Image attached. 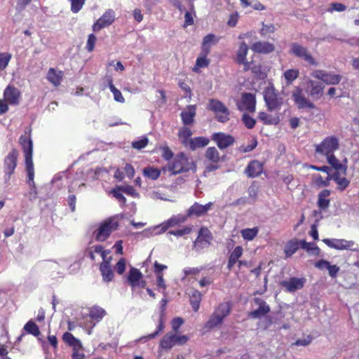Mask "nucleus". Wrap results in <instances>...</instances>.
Wrapping results in <instances>:
<instances>
[{"label":"nucleus","instance_id":"obj_57","mask_svg":"<svg viewBox=\"0 0 359 359\" xmlns=\"http://www.w3.org/2000/svg\"><path fill=\"white\" fill-rule=\"evenodd\" d=\"M149 143V140L147 137H143L142 139L133 141L132 142L133 148L140 150L147 147Z\"/></svg>","mask_w":359,"mask_h":359},{"label":"nucleus","instance_id":"obj_50","mask_svg":"<svg viewBox=\"0 0 359 359\" xmlns=\"http://www.w3.org/2000/svg\"><path fill=\"white\" fill-rule=\"evenodd\" d=\"M25 330L29 333L32 334L36 337L40 334V331L39 327L36 325L35 323L33 321H29L24 327Z\"/></svg>","mask_w":359,"mask_h":359},{"label":"nucleus","instance_id":"obj_1","mask_svg":"<svg viewBox=\"0 0 359 359\" xmlns=\"http://www.w3.org/2000/svg\"><path fill=\"white\" fill-rule=\"evenodd\" d=\"M31 128L26 130L19 139V143L25 155L26 171L28 177V183L34 184V168L32 161L33 142L31 139Z\"/></svg>","mask_w":359,"mask_h":359},{"label":"nucleus","instance_id":"obj_20","mask_svg":"<svg viewBox=\"0 0 359 359\" xmlns=\"http://www.w3.org/2000/svg\"><path fill=\"white\" fill-rule=\"evenodd\" d=\"M248 52V46L245 42L243 41L241 43L238 50L236 53V56L235 61L238 65H243V70L245 72H248L250 70L249 63L250 62L247 61L246 57Z\"/></svg>","mask_w":359,"mask_h":359},{"label":"nucleus","instance_id":"obj_51","mask_svg":"<svg viewBox=\"0 0 359 359\" xmlns=\"http://www.w3.org/2000/svg\"><path fill=\"white\" fill-rule=\"evenodd\" d=\"M190 303L192 306L193 310L196 312L200 306V302L201 301V293H192V294L189 297Z\"/></svg>","mask_w":359,"mask_h":359},{"label":"nucleus","instance_id":"obj_11","mask_svg":"<svg viewBox=\"0 0 359 359\" xmlns=\"http://www.w3.org/2000/svg\"><path fill=\"white\" fill-rule=\"evenodd\" d=\"M292 98L299 109H313L316 108V105L305 96L303 90L299 86L295 87L292 91Z\"/></svg>","mask_w":359,"mask_h":359},{"label":"nucleus","instance_id":"obj_19","mask_svg":"<svg viewBox=\"0 0 359 359\" xmlns=\"http://www.w3.org/2000/svg\"><path fill=\"white\" fill-rule=\"evenodd\" d=\"M306 88L307 93L313 100H319L323 94L324 86L314 80L309 79L306 82Z\"/></svg>","mask_w":359,"mask_h":359},{"label":"nucleus","instance_id":"obj_39","mask_svg":"<svg viewBox=\"0 0 359 359\" xmlns=\"http://www.w3.org/2000/svg\"><path fill=\"white\" fill-rule=\"evenodd\" d=\"M205 157L208 161L213 163H217L220 161L219 153L215 147H210L206 149Z\"/></svg>","mask_w":359,"mask_h":359},{"label":"nucleus","instance_id":"obj_29","mask_svg":"<svg viewBox=\"0 0 359 359\" xmlns=\"http://www.w3.org/2000/svg\"><path fill=\"white\" fill-rule=\"evenodd\" d=\"M63 76L64 73L62 71L50 67L48 70L46 79L55 87H57L61 84Z\"/></svg>","mask_w":359,"mask_h":359},{"label":"nucleus","instance_id":"obj_63","mask_svg":"<svg viewBox=\"0 0 359 359\" xmlns=\"http://www.w3.org/2000/svg\"><path fill=\"white\" fill-rule=\"evenodd\" d=\"M118 189H121L122 192L131 196H136L137 195V191L131 185L118 186Z\"/></svg>","mask_w":359,"mask_h":359},{"label":"nucleus","instance_id":"obj_44","mask_svg":"<svg viewBox=\"0 0 359 359\" xmlns=\"http://www.w3.org/2000/svg\"><path fill=\"white\" fill-rule=\"evenodd\" d=\"M259 228H247L241 230V233L243 238L245 241H252L258 234Z\"/></svg>","mask_w":359,"mask_h":359},{"label":"nucleus","instance_id":"obj_35","mask_svg":"<svg viewBox=\"0 0 359 359\" xmlns=\"http://www.w3.org/2000/svg\"><path fill=\"white\" fill-rule=\"evenodd\" d=\"M301 247V241L296 238L291 239L287 241L284 248V252L287 258L292 256Z\"/></svg>","mask_w":359,"mask_h":359},{"label":"nucleus","instance_id":"obj_48","mask_svg":"<svg viewBox=\"0 0 359 359\" xmlns=\"http://www.w3.org/2000/svg\"><path fill=\"white\" fill-rule=\"evenodd\" d=\"M230 309L229 304L228 302H224L220 304L215 311L224 320V318L229 315Z\"/></svg>","mask_w":359,"mask_h":359},{"label":"nucleus","instance_id":"obj_13","mask_svg":"<svg viewBox=\"0 0 359 359\" xmlns=\"http://www.w3.org/2000/svg\"><path fill=\"white\" fill-rule=\"evenodd\" d=\"M116 14L114 11L112 9H107L93 25V31L97 32L103 28L110 26L114 22Z\"/></svg>","mask_w":359,"mask_h":359},{"label":"nucleus","instance_id":"obj_14","mask_svg":"<svg viewBox=\"0 0 359 359\" xmlns=\"http://www.w3.org/2000/svg\"><path fill=\"white\" fill-rule=\"evenodd\" d=\"M238 109L240 111H247L254 113L256 110V96L250 93H243L241 101L237 103Z\"/></svg>","mask_w":359,"mask_h":359},{"label":"nucleus","instance_id":"obj_24","mask_svg":"<svg viewBox=\"0 0 359 359\" xmlns=\"http://www.w3.org/2000/svg\"><path fill=\"white\" fill-rule=\"evenodd\" d=\"M263 164L257 161H251L245 170V173L248 177L254 178L259 177L263 172Z\"/></svg>","mask_w":359,"mask_h":359},{"label":"nucleus","instance_id":"obj_26","mask_svg":"<svg viewBox=\"0 0 359 359\" xmlns=\"http://www.w3.org/2000/svg\"><path fill=\"white\" fill-rule=\"evenodd\" d=\"M196 114V106L195 104L188 105L187 108L181 112V118L184 126L192 125L194 122V117Z\"/></svg>","mask_w":359,"mask_h":359},{"label":"nucleus","instance_id":"obj_53","mask_svg":"<svg viewBox=\"0 0 359 359\" xmlns=\"http://www.w3.org/2000/svg\"><path fill=\"white\" fill-rule=\"evenodd\" d=\"M331 180L332 175H328L325 179H323L321 175H317L314 177V183L318 187H327Z\"/></svg>","mask_w":359,"mask_h":359},{"label":"nucleus","instance_id":"obj_60","mask_svg":"<svg viewBox=\"0 0 359 359\" xmlns=\"http://www.w3.org/2000/svg\"><path fill=\"white\" fill-rule=\"evenodd\" d=\"M126 260L125 258H121L115 265V271L119 274L122 275L126 271Z\"/></svg>","mask_w":359,"mask_h":359},{"label":"nucleus","instance_id":"obj_47","mask_svg":"<svg viewBox=\"0 0 359 359\" xmlns=\"http://www.w3.org/2000/svg\"><path fill=\"white\" fill-rule=\"evenodd\" d=\"M106 314V311L99 307V306H93L90 309L89 316L92 319L100 320H101Z\"/></svg>","mask_w":359,"mask_h":359},{"label":"nucleus","instance_id":"obj_32","mask_svg":"<svg viewBox=\"0 0 359 359\" xmlns=\"http://www.w3.org/2000/svg\"><path fill=\"white\" fill-rule=\"evenodd\" d=\"M326 158L327 163L332 166L335 172H341L344 175L346 174V165L341 163L334 154L326 156Z\"/></svg>","mask_w":359,"mask_h":359},{"label":"nucleus","instance_id":"obj_33","mask_svg":"<svg viewBox=\"0 0 359 359\" xmlns=\"http://www.w3.org/2000/svg\"><path fill=\"white\" fill-rule=\"evenodd\" d=\"M168 302V300L165 299V298H163L162 300H161V316H160V319H159V323H158V330L152 333V334H150L146 337H144V338L147 339H154L155 338L158 334L159 332H162L164 329V323H163V316H164V311H165V306H166V304Z\"/></svg>","mask_w":359,"mask_h":359},{"label":"nucleus","instance_id":"obj_41","mask_svg":"<svg viewBox=\"0 0 359 359\" xmlns=\"http://www.w3.org/2000/svg\"><path fill=\"white\" fill-rule=\"evenodd\" d=\"M258 119L264 125H276L279 123L278 117H273L265 111H260L258 114Z\"/></svg>","mask_w":359,"mask_h":359},{"label":"nucleus","instance_id":"obj_27","mask_svg":"<svg viewBox=\"0 0 359 359\" xmlns=\"http://www.w3.org/2000/svg\"><path fill=\"white\" fill-rule=\"evenodd\" d=\"M212 206V203L209 202L205 205L194 203L188 210L187 216L196 215L197 217L205 215Z\"/></svg>","mask_w":359,"mask_h":359},{"label":"nucleus","instance_id":"obj_62","mask_svg":"<svg viewBox=\"0 0 359 359\" xmlns=\"http://www.w3.org/2000/svg\"><path fill=\"white\" fill-rule=\"evenodd\" d=\"M215 35L212 34H209L205 36L203 40L201 50H203V48H207L208 50H210L209 44L211 43H215Z\"/></svg>","mask_w":359,"mask_h":359},{"label":"nucleus","instance_id":"obj_16","mask_svg":"<svg viewBox=\"0 0 359 359\" xmlns=\"http://www.w3.org/2000/svg\"><path fill=\"white\" fill-rule=\"evenodd\" d=\"M127 281L132 287L144 288L147 285L146 281L143 278L141 271L135 268L131 267L128 271Z\"/></svg>","mask_w":359,"mask_h":359},{"label":"nucleus","instance_id":"obj_12","mask_svg":"<svg viewBox=\"0 0 359 359\" xmlns=\"http://www.w3.org/2000/svg\"><path fill=\"white\" fill-rule=\"evenodd\" d=\"M18 157V151L16 149H13L4 158V170L6 181L9 180L11 176L14 173L17 166Z\"/></svg>","mask_w":359,"mask_h":359},{"label":"nucleus","instance_id":"obj_8","mask_svg":"<svg viewBox=\"0 0 359 359\" xmlns=\"http://www.w3.org/2000/svg\"><path fill=\"white\" fill-rule=\"evenodd\" d=\"M290 53L304 60L311 66L317 67L318 65V61L312 56L308 49L297 43H292L291 44Z\"/></svg>","mask_w":359,"mask_h":359},{"label":"nucleus","instance_id":"obj_64","mask_svg":"<svg viewBox=\"0 0 359 359\" xmlns=\"http://www.w3.org/2000/svg\"><path fill=\"white\" fill-rule=\"evenodd\" d=\"M110 90L113 93L114 98L116 101L121 103L125 102V98L123 97L121 92L118 89H117L114 86H111V89Z\"/></svg>","mask_w":359,"mask_h":359},{"label":"nucleus","instance_id":"obj_43","mask_svg":"<svg viewBox=\"0 0 359 359\" xmlns=\"http://www.w3.org/2000/svg\"><path fill=\"white\" fill-rule=\"evenodd\" d=\"M192 134V131L189 128L184 126L179 130L177 135L179 138L181 139L182 143L184 146H187Z\"/></svg>","mask_w":359,"mask_h":359},{"label":"nucleus","instance_id":"obj_23","mask_svg":"<svg viewBox=\"0 0 359 359\" xmlns=\"http://www.w3.org/2000/svg\"><path fill=\"white\" fill-rule=\"evenodd\" d=\"M168 266L164 264H161L158 262H155L154 264V272L156 276V285L158 290H165L166 285L165 279L163 278V271L166 269Z\"/></svg>","mask_w":359,"mask_h":359},{"label":"nucleus","instance_id":"obj_30","mask_svg":"<svg viewBox=\"0 0 359 359\" xmlns=\"http://www.w3.org/2000/svg\"><path fill=\"white\" fill-rule=\"evenodd\" d=\"M252 50L258 53L269 54L272 53L275 47L273 43L266 41H257L254 43L251 47Z\"/></svg>","mask_w":359,"mask_h":359},{"label":"nucleus","instance_id":"obj_46","mask_svg":"<svg viewBox=\"0 0 359 359\" xmlns=\"http://www.w3.org/2000/svg\"><path fill=\"white\" fill-rule=\"evenodd\" d=\"M143 175L149 179L156 180L161 175V170L154 167H147L143 170Z\"/></svg>","mask_w":359,"mask_h":359},{"label":"nucleus","instance_id":"obj_4","mask_svg":"<svg viewBox=\"0 0 359 359\" xmlns=\"http://www.w3.org/2000/svg\"><path fill=\"white\" fill-rule=\"evenodd\" d=\"M263 97L269 111L279 110L283 105V97L273 85L264 89Z\"/></svg>","mask_w":359,"mask_h":359},{"label":"nucleus","instance_id":"obj_10","mask_svg":"<svg viewBox=\"0 0 359 359\" xmlns=\"http://www.w3.org/2000/svg\"><path fill=\"white\" fill-rule=\"evenodd\" d=\"M188 341L186 335H178L177 332L167 333L160 341V346L163 349H170L175 345H183Z\"/></svg>","mask_w":359,"mask_h":359},{"label":"nucleus","instance_id":"obj_21","mask_svg":"<svg viewBox=\"0 0 359 359\" xmlns=\"http://www.w3.org/2000/svg\"><path fill=\"white\" fill-rule=\"evenodd\" d=\"M305 283L306 278L297 277H292L287 280L280 282V285L290 292L302 289Z\"/></svg>","mask_w":359,"mask_h":359},{"label":"nucleus","instance_id":"obj_18","mask_svg":"<svg viewBox=\"0 0 359 359\" xmlns=\"http://www.w3.org/2000/svg\"><path fill=\"white\" fill-rule=\"evenodd\" d=\"M20 97V91L14 86L8 85L4 91V98L9 104H19Z\"/></svg>","mask_w":359,"mask_h":359},{"label":"nucleus","instance_id":"obj_55","mask_svg":"<svg viewBox=\"0 0 359 359\" xmlns=\"http://www.w3.org/2000/svg\"><path fill=\"white\" fill-rule=\"evenodd\" d=\"M160 149L161 151V156L165 161H170L172 158H174V154L168 146H162Z\"/></svg>","mask_w":359,"mask_h":359},{"label":"nucleus","instance_id":"obj_42","mask_svg":"<svg viewBox=\"0 0 359 359\" xmlns=\"http://www.w3.org/2000/svg\"><path fill=\"white\" fill-rule=\"evenodd\" d=\"M301 248L304 250H306L308 252H310L313 255H320V250L313 243H308L304 240L301 241Z\"/></svg>","mask_w":359,"mask_h":359},{"label":"nucleus","instance_id":"obj_28","mask_svg":"<svg viewBox=\"0 0 359 359\" xmlns=\"http://www.w3.org/2000/svg\"><path fill=\"white\" fill-rule=\"evenodd\" d=\"M209 53L210 50L207 48H203V50H201L200 55L197 57L196 64L192 69L194 72H199L201 68H205L209 66L210 61L207 58Z\"/></svg>","mask_w":359,"mask_h":359},{"label":"nucleus","instance_id":"obj_9","mask_svg":"<svg viewBox=\"0 0 359 359\" xmlns=\"http://www.w3.org/2000/svg\"><path fill=\"white\" fill-rule=\"evenodd\" d=\"M311 76L316 79L322 81L327 85H337L341 79L342 76L334 72H327L323 69H316L311 73Z\"/></svg>","mask_w":359,"mask_h":359},{"label":"nucleus","instance_id":"obj_31","mask_svg":"<svg viewBox=\"0 0 359 359\" xmlns=\"http://www.w3.org/2000/svg\"><path fill=\"white\" fill-rule=\"evenodd\" d=\"M331 191L329 189H323L318 195L317 205L321 210H327L330 204L329 196Z\"/></svg>","mask_w":359,"mask_h":359},{"label":"nucleus","instance_id":"obj_38","mask_svg":"<svg viewBox=\"0 0 359 359\" xmlns=\"http://www.w3.org/2000/svg\"><path fill=\"white\" fill-rule=\"evenodd\" d=\"M187 219V215H175L169 219L167 222H165L162 229L163 231L167 230L168 228L175 226L180 224L184 223Z\"/></svg>","mask_w":359,"mask_h":359},{"label":"nucleus","instance_id":"obj_2","mask_svg":"<svg viewBox=\"0 0 359 359\" xmlns=\"http://www.w3.org/2000/svg\"><path fill=\"white\" fill-rule=\"evenodd\" d=\"M31 128L26 130L19 139V143L25 155L26 171L28 177V183L34 184V168L32 161L33 142L31 139Z\"/></svg>","mask_w":359,"mask_h":359},{"label":"nucleus","instance_id":"obj_22","mask_svg":"<svg viewBox=\"0 0 359 359\" xmlns=\"http://www.w3.org/2000/svg\"><path fill=\"white\" fill-rule=\"evenodd\" d=\"M212 240V235L210 231L205 226H202L198 231V237L194 241V247H201L203 248V245H209L210 244L211 241Z\"/></svg>","mask_w":359,"mask_h":359},{"label":"nucleus","instance_id":"obj_56","mask_svg":"<svg viewBox=\"0 0 359 359\" xmlns=\"http://www.w3.org/2000/svg\"><path fill=\"white\" fill-rule=\"evenodd\" d=\"M192 231V228L191 226H184L181 229L172 230L168 231V234L174 235L175 236L180 237L184 235L189 234Z\"/></svg>","mask_w":359,"mask_h":359},{"label":"nucleus","instance_id":"obj_37","mask_svg":"<svg viewBox=\"0 0 359 359\" xmlns=\"http://www.w3.org/2000/svg\"><path fill=\"white\" fill-rule=\"evenodd\" d=\"M332 180L337 184V189L339 191H344L350 184V181L346 177H341L339 172H334L332 175Z\"/></svg>","mask_w":359,"mask_h":359},{"label":"nucleus","instance_id":"obj_59","mask_svg":"<svg viewBox=\"0 0 359 359\" xmlns=\"http://www.w3.org/2000/svg\"><path fill=\"white\" fill-rule=\"evenodd\" d=\"M97 41V37L93 34H90L88 36V40L86 46V49L91 53L94 50L95 43Z\"/></svg>","mask_w":359,"mask_h":359},{"label":"nucleus","instance_id":"obj_15","mask_svg":"<svg viewBox=\"0 0 359 359\" xmlns=\"http://www.w3.org/2000/svg\"><path fill=\"white\" fill-rule=\"evenodd\" d=\"M211 140L222 150L229 147L235 142V138L231 135L222 132L213 133L211 135Z\"/></svg>","mask_w":359,"mask_h":359},{"label":"nucleus","instance_id":"obj_7","mask_svg":"<svg viewBox=\"0 0 359 359\" xmlns=\"http://www.w3.org/2000/svg\"><path fill=\"white\" fill-rule=\"evenodd\" d=\"M208 109L215 113L216 119L219 122L226 123L229 120V110L221 101L215 99L210 100Z\"/></svg>","mask_w":359,"mask_h":359},{"label":"nucleus","instance_id":"obj_49","mask_svg":"<svg viewBox=\"0 0 359 359\" xmlns=\"http://www.w3.org/2000/svg\"><path fill=\"white\" fill-rule=\"evenodd\" d=\"M222 318L219 316L215 311L213 314L210 316L209 320L207 322L205 327L210 329H212L218 325H220L222 323Z\"/></svg>","mask_w":359,"mask_h":359},{"label":"nucleus","instance_id":"obj_5","mask_svg":"<svg viewBox=\"0 0 359 359\" xmlns=\"http://www.w3.org/2000/svg\"><path fill=\"white\" fill-rule=\"evenodd\" d=\"M119 226L118 221L114 217H109L100 223L98 229L94 231L93 235L97 241H106L111 232L116 231Z\"/></svg>","mask_w":359,"mask_h":359},{"label":"nucleus","instance_id":"obj_17","mask_svg":"<svg viewBox=\"0 0 359 359\" xmlns=\"http://www.w3.org/2000/svg\"><path fill=\"white\" fill-rule=\"evenodd\" d=\"M323 242L328 247L338 250L351 249L355 244L353 241L338 238H324Z\"/></svg>","mask_w":359,"mask_h":359},{"label":"nucleus","instance_id":"obj_34","mask_svg":"<svg viewBox=\"0 0 359 359\" xmlns=\"http://www.w3.org/2000/svg\"><path fill=\"white\" fill-rule=\"evenodd\" d=\"M100 271L101 272L103 280L110 282L114 278V273L111 268L109 261H104L100 265Z\"/></svg>","mask_w":359,"mask_h":359},{"label":"nucleus","instance_id":"obj_3","mask_svg":"<svg viewBox=\"0 0 359 359\" xmlns=\"http://www.w3.org/2000/svg\"><path fill=\"white\" fill-rule=\"evenodd\" d=\"M168 170L173 175L187 172L190 170L195 172L196 171V164L184 152L182 151L177 154L173 160L169 162Z\"/></svg>","mask_w":359,"mask_h":359},{"label":"nucleus","instance_id":"obj_54","mask_svg":"<svg viewBox=\"0 0 359 359\" xmlns=\"http://www.w3.org/2000/svg\"><path fill=\"white\" fill-rule=\"evenodd\" d=\"M242 121L243 123V124L245 125V126L248 128V129H252L255 127V124H256V121L255 118H253L252 117H251L249 114H243L242 115Z\"/></svg>","mask_w":359,"mask_h":359},{"label":"nucleus","instance_id":"obj_40","mask_svg":"<svg viewBox=\"0 0 359 359\" xmlns=\"http://www.w3.org/2000/svg\"><path fill=\"white\" fill-rule=\"evenodd\" d=\"M250 70L259 79L263 80L266 78V73L263 71L262 65L260 64L255 65L252 61L249 63Z\"/></svg>","mask_w":359,"mask_h":359},{"label":"nucleus","instance_id":"obj_52","mask_svg":"<svg viewBox=\"0 0 359 359\" xmlns=\"http://www.w3.org/2000/svg\"><path fill=\"white\" fill-rule=\"evenodd\" d=\"M11 57L12 55L9 53H0V71L4 70L7 67Z\"/></svg>","mask_w":359,"mask_h":359},{"label":"nucleus","instance_id":"obj_36","mask_svg":"<svg viewBox=\"0 0 359 359\" xmlns=\"http://www.w3.org/2000/svg\"><path fill=\"white\" fill-rule=\"evenodd\" d=\"M210 143V140L205 137H196L189 140V147L191 151L198 148H203Z\"/></svg>","mask_w":359,"mask_h":359},{"label":"nucleus","instance_id":"obj_61","mask_svg":"<svg viewBox=\"0 0 359 359\" xmlns=\"http://www.w3.org/2000/svg\"><path fill=\"white\" fill-rule=\"evenodd\" d=\"M346 6L341 3H332L330 5V7L327 8V11L330 13H332L333 11L342 12L346 11Z\"/></svg>","mask_w":359,"mask_h":359},{"label":"nucleus","instance_id":"obj_45","mask_svg":"<svg viewBox=\"0 0 359 359\" xmlns=\"http://www.w3.org/2000/svg\"><path fill=\"white\" fill-rule=\"evenodd\" d=\"M299 75V71L297 69H290L286 70L284 74V78L287 85H290L294 80H296Z\"/></svg>","mask_w":359,"mask_h":359},{"label":"nucleus","instance_id":"obj_25","mask_svg":"<svg viewBox=\"0 0 359 359\" xmlns=\"http://www.w3.org/2000/svg\"><path fill=\"white\" fill-rule=\"evenodd\" d=\"M255 302L258 308L248 313V316L252 318H261L270 311V308L262 299L256 298Z\"/></svg>","mask_w":359,"mask_h":359},{"label":"nucleus","instance_id":"obj_58","mask_svg":"<svg viewBox=\"0 0 359 359\" xmlns=\"http://www.w3.org/2000/svg\"><path fill=\"white\" fill-rule=\"evenodd\" d=\"M71 2V11L74 13H77L81 10L86 0H69Z\"/></svg>","mask_w":359,"mask_h":359},{"label":"nucleus","instance_id":"obj_6","mask_svg":"<svg viewBox=\"0 0 359 359\" xmlns=\"http://www.w3.org/2000/svg\"><path fill=\"white\" fill-rule=\"evenodd\" d=\"M339 147V140L335 136L325 137L319 144L316 145V153L328 156L334 154Z\"/></svg>","mask_w":359,"mask_h":359}]
</instances>
